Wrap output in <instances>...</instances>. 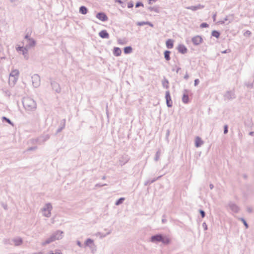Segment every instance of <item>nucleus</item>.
I'll list each match as a JSON object with an SVG mask.
<instances>
[{"label":"nucleus","mask_w":254,"mask_h":254,"mask_svg":"<svg viewBox=\"0 0 254 254\" xmlns=\"http://www.w3.org/2000/svg\"><path fill=\"white\" fill-rule=\"evenodd\" d=\"M208 25L206 23H203L201 24V27L202 28L207 27Z\"/></svg>","instance_id":"nucleus-23"},{"label":"nucleus","mask_w":254,"mask_h":254,"mask_svg":"<svg viewBox=\"0 0 254 254\" xmlns=\"http://www.w3.org/2000/svg\"><path fill=\"white\" fill-rule=\"evenodd\" d=\"M146 22H137V25L138 26H142L144 25H146Z\"/></svg>","instance_id":"nucleus-22"},{"label":"nucleus","mask_w":254,"mask_h":254,"mask_svg":"<svg viewBox=\"0 0 254 254\" xmlns=\"http://www.w3.org/2000/svg\"><path fill=\"white\" fill-rule=\"evenodd\" d=\"M199 81L198 79H195L194 81V85L195 86L197 85L198 83H199Z\"/></svg>","instance_id":"nucleus-30"},{"label":"nucleus","mask_w":254,"mask_h":254,"mask_svg":"<svg viewBox=\"0 0 254 254\" xmlns=\"http://www.w3.org/2000/svg\"><path fill=\"white\" fill-rule=\"evenodd\" d=\"M157 0H149V4H151L152 1H153V2H155V1H156Z\"/></svg>","instance_id":"nucleus-34"},{"label":"nucleus","mask_w":254,"mask_h":254,"mask_svg":"<svg viewBox=\"0 0 254 254\" xmlns=\"http://www.w3.org/2000/svg\"><path fill=\"white\" fill-rule=\"evenodd\" d=\"M19 75V72L17 69L12 70L9 78V82H12L14 84L17 80Z\"/></svg>","instance_id":"nucleus-3"},{"label":"nucleus","mask_w":254,"mask_h":254,"mask_svg":"<svg viewBox=\"0 0 254 254\" xmlns=\"http://www.w3.org/2000/svg\"><path fill=\"white\" fill-rule=\"evenodd\" d=\"M16 50L19 53L22 54L25 57H27L28 50L27 48L23 46H18L16 48Z\"/></svg>","instance_id":"nucleus-7"},{"label":"nucleus","mask_w":254,"mask_h":254,"mask_svg":"<svg viewBox=\"0 0 254 254\" xmlns=\"http://www.w3.org/2000/svg\"><path fill=\"white\" fill-rule=\"evenodd\" d=\"M79 11L81 13L83 14H85L87 12V9L86 7L82 6L80 7Z\"/></svg>","instance_id":"nucleus-16"},{"label":"nucleus","mask_w":254,"mask_h":254,"mask_svg":"<svg viewBox=\"0 0 254 254\" xmlns=\"http://www.w3.org/2000/svg\"><path fill=\"white\" fill-rule=\"evenodd\" d=\"M165 98L166 100V103L168 107H171L172 106V102L171 101V98L169 91L166 92Z\"/></svg>","instance_id":"nucleus-10"},{"label":"nucleus","mask_w":254,"mask_h":254,"mask_svg":"<svg viewBox=\"0 0 254 254\" xmlns=\"http://www.w3.org/2000/svg\"><path fill=\"white\" fill-rule=\"evenodd\" d=\"M151 241L152 242H161L164 244H168L170 242V239L167 236L157 235L151 237Z\"/></svg>","instance_id":"nucleus-2"},{"label":"nucleus","mask_w":254,"mask_h":254,"mask_svg":"<svg viewBox=\"0 0 254 254\" xmlns=\"http://www.w3.org/2000/svg\"><path fill=\"white\" fill-rule=\"evenodd\" d=\"M177 50L179 53L183 54L187 53L188 51L187 47L183 44H179L177 47Z\"/></svg>","instance_id":"nucleus-9"},{"label":"nucleus","mask_w":254,"mask_h":254,"mask_svg":"<svg viewBox=\"0 0 254 254\" xmlns=\"http://www.w3.org/2000/svg\"><path fill=\"white\" fill-rule=\"evenodd\" d=\"M22 103L24 108L28 111L33 110L36 108V103L30 98H25Z\"/></svg>","instance_id":"nucleus-1"},{"label":"nucleus","mask_w":254,"mask_h":254,"mask_svg":"<svg viewBox=\"0 0 254 254\" xmlns=\"http://www.w3.org/2000/svg\"><path fill=\"white\" fill-rule=\"evenodd\" d=\"M146 23H147V24L146 25H149L151 27H153V24L150 23L149 22H146Z\"/></svg>","instance_id":"nucleus-31"},{"label":"nucleus","mask_w":254,"mask_h":254,"mask_svg":"<svg viewBox=\"0 0 254 254\" xmlns=\"http://www.w3.org/2000/svg\"><path fill=\"white\" fill-rule=\"evenodd\" d=\"M212 35L216 38H219L220 36V33L219 32L217 31H213L212 32Z\"/></svg>","instance_id":"nucleus-20"},{"label":"nucleus","mask_w":254,"mask_h":254,"mask_svg":"<svg viewBox=\"0 0 254 254\" xmlns=\"http://www.w3.org/2000/svg\"><path fill=\"white\" fill-rule=\"evenodd\" d=\"M122 51L118 47H116L114 49V54L116 56H119L121 55Z\"/></svg>","instance_id":"nucleus-14"},{"label":"nucleus","mask_w":254,"mask_h":254,"mask_svg":"<svg viewBox=\"0 0 254 254\" xmlns=\"http://www.w3.org/2000/svg\"><path fill=\"white\" fill-rule=\"evenodd\" d=\"M96 17L102 21H105L108 20L107 15L102 12L98 13L96 15Z\"/></svg>","instance_id":"nucleus-11"},{"label":"nucleus","mask_w":254,"mask_h":254,"mask_svg":"<svg viewBox=\"0 0 254 254\" xmlns=\"http://www.w3.org/2000/svg\"><path fill=\"white\" fill-rule=\"evenodd\" d=\"M170 52L169 51H165L164 52V57L167 61L170 60Z\"/></svg>","instance_id":"nucleus-17"},{"label":"nucleus","mask_w":254,"mask_h":254,"mask_svg":"<svg viewBox=\"0 0 254 254\" xmlns=\"http://www.w3.org/2000/svg\"><path fill=\"white\" fill-rule=\"evenodd\" d=\"M116 2H118L119 3H122V0H115Z\"/></svg>","instance_id":"nucleus-33"},{"label":"nucleus","mask_w":254,"mask_h":254,"mask_svg":"<svg viewBox=\"0 0 254 254\" xmlns=\"http://www.w3.org/2000/svg\"><path fill=\"white\" fill-rule=\"evenodd\" d=\"M183 102L185 103H187L189 102V96L187 94H184L182 98Z\"/></svg>","instance_id":"nucleus-18"},{"label":"nucleus","mask_w":254,"mask_h":254,"mask_svg":"<svg viewBox=\"0 0 254 254\" xmlns=\"http://www.w3.org/2000/svg\"><path fill=\"white\" fill-rule=\"evenodd\" d=\"M189 8L191 9V10H196L197 9V7L196 6H192V7H190Z\"/></svg>","instance_id":"nucleus-32"},{"label":"nucleus","mask_w":254,"mask_h":254,"mask_svg":"<svg viewBox=\"0 0 254 254\" xmlns=\"http://www.w3.org/2000/svg\"><path fill=\"white\" fill-rule=\"evenodd\" d=\"M62 232L58 231L56 234L51 236L49 239L46 241L44 243V245L49 244L52 242L55 241L56 240H59L62 238Z\"/></svg>","instance_id":"nucleus-4"},{"label":"nucleus","mask_w":254,"mask_h":254,"mask_svg":"<svg viewBox=\"0 0 254 254\" xmlns=\"http://www.w3.org/2000/svg\"><path fill=\"white\" fill-rule=\"evenodd\" d=\"M99 35L102 38H108L109 37V35L106 30L101 31Z\"/></svg>","instance_id":"nucleus-12"},{"label":"nucleus","mask_w":254,"mask_h":254,"mask_svg":"<svg viewBox=\"0 0 254 254\" xmlns=\"http://www.w3.org/2000/svg\"><path fill=\"white\" fill-rule=\"evenodd\" d=\"M124 200V198H121L119 199L116 203V205H119L120 203H122L123 201Z\"/></svg>","instance_id":"nucleus-21"},{"label":"nucleus","mask_w":254,"mask_h":254,"mask_svg":"<svg viewBox=\"0 0 254 254\" xmlns=\"http://www.w3.org/2000/svg\"><path fill=\"white\" fill-rule=\"evenodd\" d=\"M242 221L243 222L244 224L246 226V228H248V225L247 222H246V221L244 219H242Z\"/></svg>","instance_id":"nucleus-25"},{"label":"nucleus","mask_w":254,"mask_h":254,"mask_svg":"<svg viewBox=\"0 0 254 254\" xmlns=\"http://www.w3.org/2000/svg\"><path fill=\"white\" fill-rule=\"evenodd\" d=\"M227 132H228V127H227V126H225V128H224V133H227Z\"/></svg>","instance_id":"nucleus-29"},{"label":"nucleus","mask_w":254,"mask_h":254,"mask_svg":"<svg viewBox=\"0 0 254 254\" xmlns=\"http://www.w3.org/2000/svg\"><path fill=\"white\" fill-rule=\"evenodd\" d=\"M166 45L167 48L172 49L174 46V41L172 39H168L166 42Z\"/></svg>","instance_id":"nucleus-13"},{"label":"nucleus","mask_w":254,"mask_h":254,"mask_svg":"<svg viewBox=\"0 0 254 254\" xmlns=\"http://www.w3.org/2000/svg\"><path fill=\"white\" fill-rule=\"evenodd\" d=\"M202 143L203 141L199 137H197L195 139V146L198 147L202 145Z\"/></svg>","instance_id":"nucleus-15"},{"label":"nucleus","mask_w":254,"mask_h":254,"mask_svg":"<svg viewBox=\"0 0 254 254\" xmlns=\"http://www.w3.org/2000/svg\"><path fill=\"white\" fill-rule=\"evenodd\" d=\"M139 6H143V4H142V3L141 2H137L136 4V5L135 6L136 7Z\"/></svg>","instance_id":"nucleus-28"},{"label":"nucleus","mask_w":254,"mask_h":254,"mask_svg":"<svg viewBox=\"0 0 254 254\" xmlns=\"http://www.w3.org/2000/svg\"><path fill=\"white\" fill-rule=\"evenodd\" d=\"M88 242H92V241H91V240H88Z\"/></svg>","instance_id":"nucleus-35"},{"label":"nucleus","mask_w":254,"mask_h":254,"mask_svg":"<svg viewBox=\"0 0 254 254\" xmlns=\"http://www.w3.org/2000/svg\"><path fill=\"white\" fill-rule=\"evenodd\" d=\"M200 213L201 215V216L202 218H203L205 216V213L203 210H200Z\"/></svg>","instance_id":"nucleus-27"},{"label":"nucleus","mask_w":254,"mask_h":254,"mask_svg":"<svg viewBox=\"0 0 254 254\" xmlns=\"http://www.w3.org/2000/svg\"><path fill=\"white\" fill-rule=\"evenodd\" d=\"M192 42L194 45H197L202 43V38L200 36H195L192 38Z\"/></svg>","instance_id":"nucleus-8"},{"label":"nucleus","mask_w":254,"mask_h":254,"mask_svg":"<svg viewBox=\"0 0 254 254\" xmlns=\"http://www.w3.org/2000/svg\"><path fill=\"white\" fill-rule=\"evenodd\" d=\"M124 53L125 54L130 53L132 51V48L130 47H127L124 48Z\"/></svg>","instance_id":"nucleus-19"},{"label":"nucleus","mask_w":254,"mask_h":254,"mask_svg":"<svg viewBox=\"0 0 254 254\" xmlns=\"http://www.w3.org/2000/svg\"><path fill=\"white\" fill-rule=\"evenodd\" d=\"M133 6V4L132 2H129L128 4H127V7L128 8H131Z\"/></svg>","instance_id":"nucleus-26"},{"label":"nucleus","mask_w":254,"mask_h":254,"mask_svg":"<svg viewBox=\"0 0 254 254\" xmlns=\"http://www.w3.org/2000/svg\"><path fill=\"white\" fill-rule=\"evenodd\" d=\"M52 208V207L50 204H47L43 209V214L46 217L50 216Z\"/></svg>","instance_id":"nucleus-6"},{"label":"nucleus","mask_w":254,"mask_h":254,"mask_svg":"<svg viewBox=\"0 0 254 254\" xmlns=\"http://www.w3.org/2000/svg\"><path fill=\"white\" fill-rule=\"evenodd\" d=\"M2 119L6 121V122H7L8 124H11V121L9 119H7L6 117H3Z\"/></svg>","instance_id":"nucleus-24"},{"label":"nucleus","mask_w":254,"mask_h":254,"mask_svg":"<svg viewBox=\"0 0 254 254\" xmlns=\"http://www.w3.org/2000/svg\"><path fill=\"white\" fill-rule=\"evenodd\" d=\"M31 32H32V31H30L29 32H28L27 33V34L25 36V38L26 39L28 40V47H34L36 44V42H35V40L33 39L30 38Z\"/></svg>","instance_id":"nucleus-5"}]
</instances>
